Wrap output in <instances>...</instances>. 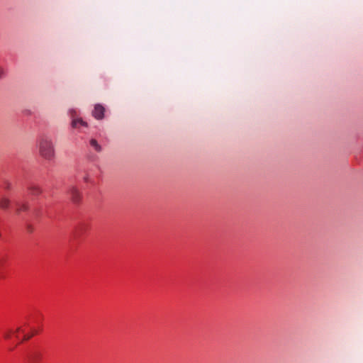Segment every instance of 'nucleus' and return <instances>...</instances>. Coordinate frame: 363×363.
Wrapping results in <instances>:
<instances>
[{
  "label": "nucleus",
  "mask_w": 363,
  "mask_h": 363,
  "mask_svg": "<svg viewBox=\"0 0 363 363\" xmlns=\"http://www.w3.org/2000/svg\"><path fill=\"white\" fill-rule=\"evenodd\" d=\"M37 331L33 329L28 323H24L18 326L15 330L13 329H6L2 331V335L4 340L11 341L15 337L18 341H23L30 339Z\"/></svg>",
  "instance_id": "nucleus-1"
},
{
  "label": "nucleus",
  "mask_w": 363,
  "mask_h": 363,
  "mask_svg": "<svg viewBox=\"0 0 363 363\" xmlns=\"http://www.w3.org/2000/svg\"><path fill=\"white\" fill-rule=\"evenodd\" d=\"M40 155L47 160L55 157V149L52 140L47 135H41L38 142Z\"/></svg>",
  "instance_id": "nucleus-2"
},
{
  "label": "nucleus",
  "mask_w": 363,
  "mask_h": 363,
  "mask_svg": "<svg viewBox=\"0 0 363 363\" xmlns=\"http://www.w3.org/2000/svg\"><path fill=\"white\" fill-rule=\"evenodd\" d=\"M69 194L73 202L78 203L81 201L82 194L77 187L74 186H71L69 189Z\"/></svg>",
  "instance_id": "nucleus-3"
},
{
  "label": "nucleus",
  "mask_w": 363,
  "mask_h": 363,
  "mask_svg": "<svg viewBox=\"0 0 363 363\" xmlns=\"http://www.w3.org/2000/svg\"><path fill=\"white\" fill-rule=\"evenodd\" d=\"M104 111H105V108L103 106H101V104H96L94 106V109L92 112V114L95 118L100 120V119L103 118Z\"/></svg>",
  "instance_id": "nucleus-4"
},
{
  "label": "nucleus",
  "mask_w": 363,
  "mask_h": 363,
  "mask_svg": "<svg viewBox=\"0 0 363 363\" xmlns=\"http://www.w3.org/2000/svg\"><path fill=\"white\" fill-rule=\"evenodd\" d=\"M40 354L37 350H32L28 354V359L33 363L37 362L40 359Z\"/></svg>",
  "instance_id": "nucleus-5"
},
{
  "label": "nucleus",
  "mask_w": 363,
  "mask_h": 363,
  "mask_svg": "<svg viewBox=\"0 0 363 363\" xmlns=\"http://www.w3.org/2000/svg\"><path fill=\"white\" fill-rule=\"evenodd\" d=\"M72 125L74 128H77L79 127H86L87 124L86 122L83 121L81 118H73L72 121Z\"/></svg>",
  "instance_id": "nucleus-6"
},
{
  "label": "nucleus",
  "mask_w": 363,
  "mask_h": 363,
  "mask_svg": "<svg viewBox=\"0 0 363 363\" xmlns=\"http://www.w3.org/2000/svg\"><path fill=\"white\" fill-rule=\"evenodd\" d=\"M10 206V200L5 196H3L0 199V208L2 209H6Z\"/></svg>",
  "instance_id": "nucleus-7"
},
{
  "label": "nucleus",
  "mask_w": 363,
  "mask_h": 363,
  "mask_svg": "<svg viewBox=\"0 0 363 363\" xmlns=\"http://www.w3.org/2000/svg\"><path fill=\"white\" fill-rule=\"evenodd\" d=\"M89 145L91 147H92L96 152H100L101 150V145L95 139H91L89 142Z\"/></svg>",
  "instance_id": "nucleus-8"
},
{
  "label": "nucleus",
  "mask_w": 363,
  "mask_h": 363,
  "mask_svg": "<svg viewBox=\"0 0 363 363\" xmlns=\"http://www.w3.org/2000/svg\"><path fill=\"white\" fill-rule=\"evenodd\" d=\"M15 205L17 212L25 211L28 209L27 204L21 203L20 201H16Z\"/></svg>",
  "instance_id": "nucleus-9"
},
{
  "label": "nucleus",
  "mask_w": 363,
  "mask_h": 363,
  "mask_svg": "<svg viewBox=\"0 0 363 363\" xmlns=\"http://www.w3.org/2000/svg\"><path fill=\"white\" fill-rule=\"evenodd\" d=\"M84 181L86 183H91L93 184H94V180L92 177V175H91L89 173H86L84 177Z\"/></svg>",
  "instance_id": "nucleus-10"
},
{
  "label": "nucleus",
  "mask_w": 363,
  "mask_h": 363,
  "mask_svg": "<svg viewBox=\"0 0 363 363\" xmlns=\"http://www.w3.org/2000/svg\"><path fill=\"white\" fill-rule=\"evenodd\" d=\"M30 191L33 194H38L40 193V189L38 186H32L30 188Z\"/></svg>",
  "instance_id": "nucleus-11"
},
{
  "label": "nucleus",
  "mask_w": 363,
  "mask_h": 363,
  "mask_svg": "<svg viewBox=\"0 0 363 363\" xmlns=\"http://www.w3.org/2000/svg\"><path fill=\"white\" fill-rule=\"evenodd\" d=\"M87 228H88V225H87V224L84 223V224H82V225L80 226V228H79V230L80 231V233H83V232H84V230H86V229Z\"/></svg>",
  "instance_id": "nucleus-12"
},
{
  "label": "nucleus",
  "mask_w": 363,
  "mask_h": 363,
  "mask_svg": "<svg viewBox=\"0 0 363 363\" xmlns=\"http://www.w3.org/2000/svg\"><path fill=\"white\" fill-rule=\"evenodd\" d=\"M5 70L4 69L0 66V78H2L5 76Z\"/></svg>",
  "instance_id": "nucleus-13"
},
{
  "label": "nucleus",
  "mask_w": 363,
  "mask_h": 363,
  "mask_svg": "<svg viewBox=\"0 0 363 363\" xmlns=\"http://www.w3.org/2000/svg\"><path fill=\"white\" fill-rule=\"evenodd\" d=\"M11 188V184L8 182L4 184V189H9Z\"/></svg>",
  "instance_id": "nucleus-14"
},
{
  "label": "nucleus",
  "mask_w": 363,
  "mask_h": 363,
  "mask_svg": "<svg viewBox=\"0 0 363 363\" xmlns=\"http://www.w3.org/2000/svg\"><path fill=\"white\" fill-rule=\"evenodd\" d=\"M73 113H74V114H76V111H74V110H69V114L71 115V116H72V118H74V114H73Z\"/></svg>",
  "instance_id": "nucleus-15"
},
{
  "label": "nucleus",
  "mask_w": 363,
  "mask_h": 363,
  "mask_svg": "<svg viewBox=\"0 0 363 363\" xmlns=\"http://www.w3.org/2000/svg\"><path fill=\"white\" fill-rule=\"evenodd\" d=\"M9 349L10 350H12L13 349V347L11 346V347H9Z\"/></svg>",
  "instance_id": "nucleus-16"
},
{
  "label": "nucleus",
  "mask_w": 363,
  "mask_h": 363,
  "mask_svg": "<svg viewBox=\"0 0 363 363\" xmlns=\"http://www.w3.org/2000/svg\"><path fill=\"white\" fill-rule=\"evenodd\" d=\"M2 277V276H1V274H0V277Z\"/></svg>",
  "instance_id": "nucleus-17"
}]
</instances>
